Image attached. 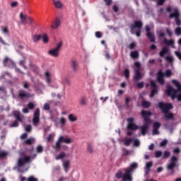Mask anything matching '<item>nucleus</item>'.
<instances>
[{"label":"nucleus","mask_w":181,"mask_h":181,"mask_svg":"<svg viewBox=\"0 0 181 181\" xmlns=\"http://www.w3.org/2000/svg\"><path fill=\"white\" fill-rule=\"evenodd\" d=\"M158 108H160L163 113L165 121H175V114L170 112V110H173V105H172V103L159 102Z\"/></svg>","instance_id":"f257e3e1"},{"label":"nucleus","mask_w":181,"mask_h":181,"mask_svg":"<svg viewBox=\"0 0 181 181\" xmlns=\"http://www.w3.org/2000/svg\"><path fill=\"white\" fill-rule=\"evenodd\" d=\"M153 113L150 111L141 110V117L144 119V125H142L140 128L141 129V135L145 136L146 133L148 132V129H149V125L152 124V120L150 117H152Z\"/></svg>","instance_id":"f03ea898"},{"label":"nucleus","mask_w":181,"mask_h":181,"mask_svg":"<svg viewBox=\"0 0 181 181\" xmlns=\"http://www.w3.org/2000/svg\"><path fill=\"white\" fill-rule=\"evenodd\" d=\"M142 28H144V23L141 21H134V24L130 25V33L135 35L137 37H141V33H142Z\"/></svg>","instance_id":"7ed1b4c3"},{"label":"nucleus","mask_w":181,"mask_h":181,"mask_svg":"<svg viewBox=\"0 0 181 181\" xmlns=\"http://www.w3.org/2000/svg\"><path fill=\"white\" fill-rule=\"evenodd\" d=\"M172 76V70L167 69L163 74L162 70H160L157 73V81L160 84V86H163L165 84V78L163 77H170Z\"/></svg>","instance_id":"20e7f679"},{"label":"nucleus","mask_w":181,"mask_h":181,"mask_svg":"<svg viewBox=\"0 0 181 181\" xmlns=\"http://www.w3.org/2000/svg\"><path fill=\"white\" fill-rule=\"evenodd\" d=\"M3 64L4 67H8V69H16V71L17 73H21V74H25L24 71H22L21 69L16 67V64L12 59H9L8 57H6L4 60L3 61Z\"/></svg>","instance_id":"39448f33"},{"label":"nucleus","mask_w":181,"mask_h":181,"mask_svg":"<svg viewBox=\"0 0 181 181\" xmlns=\"http://www.w3.org/2000/svg\"><path fill=\"white\" fill-rule=\"evenodd\" d=\"M175 18V22L177 26H180L181 21H180V12H179V8L175 7L173 8V13H170L169 15L170 19H173Z\"/></svg>","instance_id":"423d86ee"},{"label":"nucleus","mask_w":181,"mask_h":181,"mask_svg":"<svg viewBox=\"0 0 181 181\" xmlns=\"http://www.w3.org/2000/svg\"><path fill=\"white\" fill-rule=\"evenodd\" d=\"M70 69L73 73H78L80 70V63L77 59H72L70 60Z\"/></svg>","instance_id":"0eeeda50"},{"label":"nucleus","mask_w":181,"mask_h":181,"mask_svg":"<svg viewBox=\"0 0 181 181\" xmlns=\"http://www.w3.org/2000/svg\"><path fill=\"white\" fill-rule=\"evenodd\" d=\"M63 46V42H59L57 46L48 51V54L50 56H52V57H59V52H60V49H62V47Z\"/></svg>","instance_id":"6e6552de"},{"label":"nucleus","mask_w":181,"mask_h":181,"mask_svg":"<svg viewBox=\"0 0 181 181\" xmlns=\"http://www.w3.org/2000/svg\"><path fill=\"white\" fill-rule=\"evenodd\" d=\"M30 156H24L23 157H21L18 160V167L22 168V166H25L26 163H30Z\"/></svg>","instance_id":"1a4fd4ad"},{"label":"nucleus","mask_w":181,"mask_h":181,"mask_svg":"<svg viewBox=\"0 0 181 181\" xmlns=\"http://www.w3.org/2000/svg\"><path fill=\"white\" fill-rule=\"evenodd\" d=\"M40 122V109L37 107L33 114V123L35 127L37 126V124Z\"/></svg>","instance_id":"9d476101"},{"label":"nucleus","mask_w":181,"mask_h":181,"mask_svg":"<svg viewBox=\"0 0 181 181\" xmlns=\"http://www.w3.org/2000/svg\"><path fill=\"white\" fill-rule=\"evenodd\" d=\"M166 93L168 95V97H170L171 100H175L176 98V94L179 93V91L175 88H173V86H169L167 88Z\"/></svg>","instance_id":"9b49d317"},{"label":"nucleus","mask_w":181,"mask_h":181,"mask_svg":"<svg viewBox=\"0 0 181 181\" xmlns=\"http://www.w3.org/2000/svg\"><path fill=\"white\" fill-rule=\"evenodd\" d=\"M151 87H152V90L150 94V98H153L155 97V94H158V85L156 84V82L155 81H151L150 82Z\"/></svg>","instance_id":"f8f14e48"},{"label":"nucleus","mask_w":181,"mask_h":181,"mask_svg":"<svg viewBox=\"0 0 181 181\" xmlns=\"http://www.w3.org/2000/svg\"><path fill=\"white\" fill-rule=\"evenodd\" d=\"M124 173L122 176V181H133L134 178L132 177V173L128 169H124Z\"/></svg>","instance_id":"ddd939ff"},{"label":"nucleus","mask_w":181,"mask_h":181,"mask_svg":"<svg viewBox=\"0 0 181 181\" xmlns=\"http://www.w3.org/2000/svg\"><path fill=\"white\" fill-rule=\"evenodd\" d=\"M144 78V74L141 73V69H135L133 80L135 83H138L140 80Z\"/></svg>","instance_id":"4468645a"},{"label":"nucleus","mask_w":181,"mask_h":181,"mask_svg":"<svg viewBox=\"0 0 181 181\" xmlns=\"http://www.w3.org/2000/svg\"><path fill=\"white\" fill-rule=\"evenodd\" d=\"M18 97L21 100H25V98H29V97H30V93H26L25 90L21 89L18 91Z\"/></svg>","instance_id":"2eb2a0df"},{"label":"nucleus","mask_w":181,"mask_h":181,"mask_svg":"<svg viewBox=\"0 0 181 181\" xmlns=\"http://www.w3.org/2000/svg\"><path fill=\"white\" fill-rule=\"evenodd\" d=\"M127 129L129 131H136L139 129V126L136 125L135 123L127 124Z\"/></svg>","instance_id":"dca6fc26"},{"label":"nucleus","mask_w":181,"mask_h":181,"mask_svg":"<svg viewBox=\"0 0 181 181\" xmlns=\"http://www.w3.org/2000/svg\"><path fill=\"white\" fill-rule=\"evenodd\" d=\"M63 168L64 170V172L67 173L70 170V160H66L63 162Z\"/></svg>","instance_id":"f3484780"},{"label":"nucleus","mask_w":181,"mask_h":181,"mask_svg":"<svg viewBox=\"0 0 181 181\" xmlns=\"http://www.w3.org/2000/svg\"><path fill=\"white\" fill-rule=\"evenodd\" d=\"M164 43L167 45V46H171L173 49H175L176 47H175V40H169L164 37Z\"/></svg>","instance_id":"a211bd4d"},{"label":"nucleus","mask_w":181,"mask_h":181,"mask_svg":"<svg viewBox=\"0 0 181 181\" xmlns=\"http://www.w3.org/2000/svg\"><path fill=\"white\" fill-rule=\"evenodd\" d=\"M60 26V18H55L54 21L52 23L51 28L52 29H57Z\"/></svg>","instance_id":"6ab92c4d"},{"label":"nucleus","mask_w":181,"mask_h":181,"mask_svg":"<svg viewBox=\"0 0 181 181\" xmlns=\"http://www.w3.org/2000/svg\"><path fill=\"white\" fill-rule=\"evenodd\" d=\"M146 36L148 39L151 42V43H155L156 38L155 37V33H146Z\"/></svg>","instance_id":"aec40b11"},{"label":"nucleus","mask_w":181,"mask_h":181,"mask_svg":"<svg viewBox=\"0 0 181 181\" xmlns=\"http://www.w3.org/2000/svg\"><path fill=\"white\" fill-rule=\"evenodd\" d=\"M62 139H58V140L56 142L55 146H54V149H55V151H60V149H62Z\"/></svg>","instance_id":"412c9836"},{"label":"nucleus","mask_w":181,"mask_h":181,"mask_svg":"<svg viewBox=\"0 0 181 181\" xmlns=\"http://www.w3.org/2000/svg\"><path fill=\"white\" fill-rule=\"evenodd\" d=\"M130 57L133 60H136L139 58V52L138 51H132L130 52Z\"/></svg>","instance_id":"4be33fe9"},{"label":"nucleus","mask_w":181,"mask_h":181,"mask_svg":"<svg viewBox=\"0 0 181 181\" xmlns=\"http://www.w3.org/2000/svg\"><path fill=\"white\" fill-rule=\"evenodd\" d=\"M176 168V164L173 163H170L167 165L168 170H171V175H173L175 173V171H173V169Z\"/></svg>","instance_id":"5701e85b"},{"label":"nucleus","mask_w":181,"mask_h":181,"mask_svg":"<svg viewBox=\"0 0 181 181\" xmlns=\"http://www.w3.org/2000/svg\"><path fill=\"white\" fill-rule=\"evenodd\" d=\"M169 52V49L168 47H164L162 48V49L159 52L160 57H165V54Z\"/></svg>","instance_id":"b1692460"},{"label":"nucleus","mask_w":181,"mask_h":181,"mask_svg":"<svg viewBox=\"0 0 181 181\" xmlns=\"http://www.w3.org/2000/svg\"><path fill=\"white\" fill-rule=\"evenodd\" d=\"M59 139H62V144H63V142L64 144H71V142H73L71 141V139H70V138H65L64 136H59Z\"/></svg>","instance_id":"393cba45"},{"label":"nucleus","mask_w":181,"mask_h":181,"mask_svg":"<svg viewBox=\"0 0 181 181\" xmlns=\"http://www.w3.org/2000/svg\"><path fill=\"white\" fill-rule=\"evenodd\" d=\"M172 83H173V84L175 87H177V89H176V90H177L178 91H181V84H180V83H179V81H177L173 79V80L172 81Z\"/></svg>","instance_id":"a878e982"},{"label":"nucleus","mask_w":181,"mask_h":181,"mask_svg":"<svg viewBox=\"0 0 181 181\" xmlns=\"http://www.w3.org/2000/svg\"><path fill=\"white\" fill-rule=\"evenodd\" d=\"M138 168V163H133L130 165V168L127 170H129L131 173L135 170Z\"/></svg>","instance_id":"bb28decb"},{"label":"nucleus","mask_w":181,"mask_h":181,"mask_svg":"<svg viewBox=\"0 0 181 181\" xmlns=\"http://www.w3.org/2000/svg\"><path fill=\"white\" fill-rule=\"evenodd\" d=\"M132 141H134V139H124L123 141L124 145H125V146H129Z\"/></svg>","instance_id":"cd10ccee"},{"label":"nucleus","mask_w":181,"mask_h":181,"mask_svg":"<svg viewBox=\"0 0 181 181\" xmlns=\"http://www.w3.org/2000/svg\"><path fill=\"white\" fill-rule=\"evenodd\" d=\"M64 158H66V153L62 151L56 156V160H60V159H64Z\"/></svg>","instance_id":"c85d7f7f"},{"label":"nucleus","mask_w":181,"mask_h":181,"mask_svg":"<svg viewBox=\"0 0 181 181\" xmlns=\"http://www.w3.org/2000/svg\"><path fill=\"white\" fill-rule=\"evenodd\" d=\"M141 105L143 108H149L151 107V102L146 100L143 101Z\"/></svg>","instance_id":"c756f323"},{"label":"nucleus","mask_w":181,"mask_h":181,"mask_svg":"<svg viewBox=\"0 0 181 181\" xmlns=\"http://www.w3.org/2000/svg\"><path fill=\"white\" fill-rule=\"evenodd\" d=\"M41 39H42V35H35L33 37V40L35 43H37V42H39Z\"/></svg>","instance_id":"7c9ffc66"},{"label":"nucleus","mask_w":181,"mask_h":181,"mask_svg":"<svg viewBox=\"0 0 181 181\" xmlns=\"http://www.w3.org/2000/svg\"><path fill=\"white\" fill-rule=\"evenodd\" d=\"M53 4L54 6H56L58 8H62V6H63V4H62V2H60V1L53 0Z\"/></svg>","instance_id":"2f4dec72"},{"label":"nucleus","mask_w":181,"mask_h":181,"mask_svg":"<svg viewBox=\"0 0 181 181\" xmlns=\"http://www.w3.org/2000/svg\"><path fill=\"white\" fill-rule=\"evenodd\" d=\"M68 118H69V121H71V122H76V121H77V118L76 117V116H74V114H70L68 116Z\"/></svg>","instance_id":"473e14b6"},{"label":"nucleus","mask_w":181,"mask_h":181,"mask_svg":"<svg viewBox=\"0 0 181 181\" xmlns=\"http://www.w3.org/2000/svg\"><path fill=\"white\" fill-rule=\"evenodd\" d=\"M45 76H46V81L47 84H50L52 83V78H50V73L46 72Z\"/></svg>","instance_id":"72a5a7b5"},{"label":"nucleus","mask_w":181,"mask_h":181,"mask_svg":"<svg viewBox=\"0 0 181 181\" xmlns=\"http://www.w3.org/2000/svg\"><path fill=\"white\" fill-rule=\"evenodd\" d=\"M33 142H35V139L30 138L27 139L25 141H24V144H25V145H32Z\"/></svg>","instance_id":"f704fd0d"},{"label":"nucleus","mask_w":181,"mask_h":181,"mask_svg":"<svg viewBox=\"0 0 181 181\" xmlns=\"http://www.w3.org/2000/svg\"><path fill=\"white\" fill-rule=\"evenodd\" d=\"M87 151L89 152V153H94V148L93 146L90 144H88L87 146Z\"/></svg>","instance_id":"c9c22d12"},{"label":"nucleus","mask_w":181,"mask_h":181,"mask_svg":"<svg viewBox=\"0 0 181 181\" xmlns=\"http://www.w3.org/2000/svg\"><path fill=\"white\" fill-rule=\"evenodd\" d=\"M153 165V163H152V161L147 162L146 163V168L147 172H149V170H151V167Z\"/></svg>","instance_id":"e433bc0d"},{"label":"nucleus","mask_w":181,"mask_h":181,"mask_svg":"<svg viewBox=\"0 0 181 181\" xmlns=\"http://www.w3.org/2000/svg\"><path fill=\"white\" fill-rule=\"evenodd\" d=\"M160 128V123L159 122H155L153 124V129H159Z\"/></svg>","instance_id":"4c0bfd02"},{"label":"nucleus","mask_w":181,"mask_h":181,"mask_svg":"<svg viewBox=\"0 0 181 181\" xmlns=\"http://www.w3.org/2000/svg\"><path fill=\"white\" fill-rule=\"evenodd\" d=\"M42 38L44 43H49V37H47V34H43Z\"/></svg>","instance_id":"58836bf2"},{"label":"nucleus","mask_w":181,"mask_h":181,"mask_svg":"<svg viewBox=\"0 0 181 181\" xmlns=\"http://www.w3.org/2000/svg\"><path fill=\"white\" fill-rule=\"evenodd\" d=\"M81 105H87V100L86 97H82L80 100Z\"/></svg>","instance_id":"ea45409f"},{"label":"nucleus","mask_w":181,"mask_h":181,"mask_svg":"<svg viewBox=\"0 0 181 181\" xmlns=\"http://www.w3.org/2000/svg\"><path fill=\"white\" fill-rule=\"evenodd\" d=\"M8 156L6 151L0 152V159H5Z\"/></svg>","instance_id":"a19ab883"},{"label":"nucleus","mask_w":181,"mask_h":181,"mask_svg":"<svg viewBox=\"0 0 181 181\" xmlns=\"http://www.w3.org/2000/svg\"><path fill=\"white\" fill-rule=\"evenodd\" d=\"M170 156V152L165 151L163 153V159H168Z\"/></svg>","instance_id":"79ce46f5"},{"label":"nucleus","mask_w":181,"mask_h":181,"mask_svg":"<svg viewBox=\"0 0 181 181\" xmlns=\"http://www.w3.org/2000/svg\"><path fill=\"white\" fill-rule=\"evenodd\" d=\"M177 160H179V159L177 158V157L173 156L171 157L170 158V163H175L176 165Z\"/></svg>","instance_id":"37998d69"},{"label":"nucleus","mask_w":181,"mask_h":181,"mask_svg":"<svg viewBox=\"0 0 181 181\" xmlns=\"http://www.w3.org/2000/svg\"><path fill=\"white\" fill-rule=\"evenodd\" d=\"M129 74H130L129 69H124V76L126 77V78H129Z\"/></svg>","instance_id":"c03bdc74"},{"label":"nucleus","mask_w":181,"mask_h":181,"mask_svg":"<svg viewBox=\"0 0 181 181\" xmlns=\"http://www.w3.org/2000/svg\"><path fill=\"white\" fill-rule=\"evenodd\" d=\"M20 19H21V23H25V21H26L27 18L25 16H23V13H20Z\"/></svg>","instance_id":"a18cd8bd"},{"label":"nucleus","mask_w":181,"mask_h":181,"mask_svg":"<svg viewBox=\"0 0 181 181\" xmlns=\"http://www.w3.org/2000/svg\"><path fill=\"white\" fill-rule=\"evenodd\" d=\"M2 33H4L5 35H8L9 33L8 26L2 27Z\"/></svg>","instance_id":"49530a36"},{"label":"nucleus","mask_w":181,"mask_h":181,"mask_svg":"<svg viewBox=\"0 0 181 181\" xmlns=\"http://www.w3.org/2000/svg\"><path fill=\"white\" fill-rule=\"evenodd\" d=\"M166 145H168L167 139H164L162 142L160 143V148H163V147L166 146Z\"/></svg>","instance_id":"de8ad7c7"},{"label":"nucleus","mask_w":181,"mask_h":181,"mask_svg":"<svg viewBox=\"0 0 181 181\" xmlns=\"http://www.w3.org/2000/svg\"><path fill=\"white\" fill-rule=\"evenodd\" d=\"M165 2H166V0H158L157 5L158 6H163Z\"/></svg>","instance_id":"09e8293b"},{"label":"nucleus","mask_w":181,"mask_h":181,"mask_svg":"<svg viewBox=\"0 0 181 181\" xmlns=\"http://www.w3.org/2000/svg\"><path fill=\"white\" fill-rule=\"evenodd\" d=\"M129 49L130 50H134V49H135V47H136V44L135 42H132L129 46H128Z\"/></svg>","instance_id":"8fccbe9b"},{"label":"nucleus","mask_w":181,"mask_h":181,"mask_svg":"<svg viewBox=\"0 0 181 181\" xmlns=\"http://www.w3.org/2000/svg\"><path fill=\"white\" fill-rule=\"evenodd\" d=\"M17 127H19V123L16 120L10 125V128H16Z\"/></svg>","instance_id":"3c124183"},{"label":"nucleus","mask_w":181,"mask_h":181,"mask_svg":"<svg viewBox=\"0 0 181 181\" xmlns=\"http://www.w3.org/2000/svg\"><path fill=\"white\" fill-rule=\"evenodd\" d=\"M28 110H33L35 108V103L30 102L28 104Z\"/></svg>","instance_id":"603ef678"},{"label":"nucleus","mask_w":181,"mask_h":181,"mask_svg":"<svg viewBox=\"0 0 181 181\" xmlns=\"http://www.w3.org/2000/svg\"><path fill=\"white\" fill-rule=\"evenodd\" d=\"M160 156H162L161 151H157L155 152V158H160Z\"/></svg>","instance_id":"864d4df0"},{"label":"nucleus","mask_w":181,"mask_h":181,"mask_svg":"<svg viewBox=\"0 0 181 181\" xmlns=\"http://www.w3.org/2000/svg\"><path fill=\"white\" fill-rule=\"evenodd\" d=\"M129 103H131V98L127 97L125 98V105L127 107H129Z\"/></svg>","instance_id":"5fc2aeb1"},{"label":"nucleus","mask_w":181,"mask_h":181,"mask_svg":"<svg viewBox=\"0 0 181 181\" xmlns=\"http://www.w3.org/2000/svg\"><path fill=\"white\" fill-rule=\"evenodd\" d=\"M136 87L137 88L142 89V88L144 87V81L138 82L136 84Z\"/></svg>","instance_id":"6e6d98bb"},{"label":"nucleus","mask_w":181,"mask_h":181,"mask_svg":"<svg viewBox=\"0 0 181 181\" xmlns=\"http://www.w3.org/2000/svg\"><path fill=\"white\" fill-rule=\"evenodd\" d=\"M124 175H122V171H119L117 173H116V177L117 179H121Z\"/></svg>","instance_id":"4d7b16f0"},{"label":"nucleus","mask_w":181,"mask_h":181,"mask_svg":"<svg viewBox=\"0 0 181 181\" xmlns=\"http://www.w3.org/2000/svg\"><path fill=\"white\" fill-rule=\"evenodd\" d=\"M26 22L28 25H32V23H33V19L30 17H28Z\"/></svg>","instance_id":"13d9d810"},{"label":"nucleus","mask_w":181,"mask_h":181,"mask_svg":"<svg viewBox=\"0 0 181 181\" xmlns=\"http://www.w3.org/2000/svg\"><path fill=\"white\" fill-rule=\"evenodd\" d=\"M133 141H134V146H136V147H138V146H139V145H141V142H139V140H138V139H133Z\"/></svg>","instance_id":"bf43d9fd"},{"label":"nucleus","mask_w":181,"mask_h":181,"mask_svg":"<svg viewBox=\"0 0 181 181\" xmlns=\"http://www.w3.org/2000/svg\"><path fill=\"white\" fill-rule=\"evenodd\" d=\"M180 33H181V28H180V27L176 28H175V35L177 36H179V35H180Z\"/></svg>","instance_id":"052dcab7"},{"label":"nucleus","mask_w":181,"mask_h":181,"mask_svg":"<svg viewBox=\"0 0 181 181\" xmlns=\"http://www.w3.org/2000/svg\"><path fill=\"white\" fill-rule=\"evenodd\" d=\"M103 1L107 6H111V4H112V0H103Z\"/></svg>","instance_id":"680f3d73"},{"label":"nucleus","mask_w":181,"mask_h":181,"mask_svg":"<svg viewBox=\"0 0 181 181\" xmlns=\"http://www.w3.org/2000/svg\"><path fill=\"white\" fill-rule=\"evenodd\" d=\"M37 152L38 153H42L43 152V147L42 146H38L37 147Z\"/></svg>","instance_id":"e2e57ef3"},{"label":"nucleus","mask_w":181,"mask_h":181,"mask_svg":"<svg viewBox=\"0 0 181 181\" xmlns=\"http://www.w3.org/2000/svg\"><path fill=\"white\" fill-rule=\"evenodd\" d=\"M44 110L45 111H49L50 110V105H49V103H45L44 105Z\"/></svg>","instance_id":"0e129e2a"},{"label":"nucleus","mask_w":181,"mask_h":181,"mask_svg":"<svg viewBox=\"0 0 181 181\" xmlns=\"http://www.w3.org/2000/svg\"><path fill=\"white\" fill-rule=\"evenodd\" d=\"M95 35L96 37H98V39L103 37V34H101V32H100V31L95 32Z\"/></svg>","instance_id":"69168bd1"},{"label":"nucleus","mask_w":181,"mask_h":181,"mask_svg":"<svg viewBox=\"0 0 181 181\" xmlns=\"http://www.w3.org/2000/svg\"><path fill=\"white\" fill-rule=\"evenodd\" d=\"M165 60L168 62V63H173V58L172 57H166Z\"/></svg>","instance_id":"338daca9"},{"label":"nucleus","mask_w":181,"mask_h":181,"mask_svg":"<svg viewBox=\"0 0 181 181\" xmlns=\"http://www.w3.org/2000/svg\"><path fill=\"white\" fill-rule=\"evenodd\" d=\"M28 181H37V179L35 178V177L33 176H30L28 179Z\"/></svg>","instance_id":"774afa93"}]
</instances>
